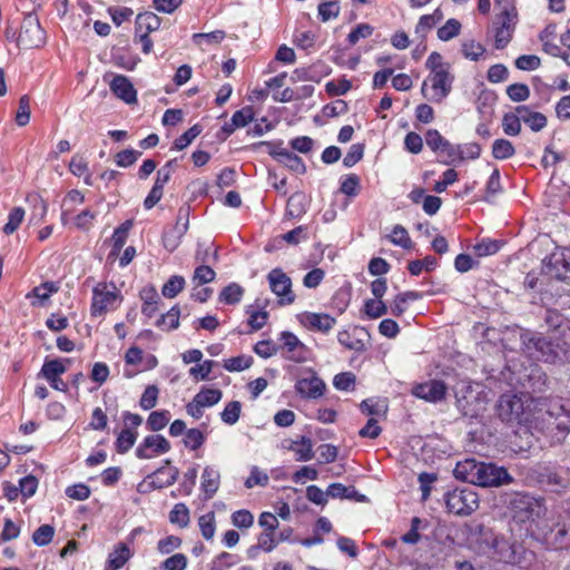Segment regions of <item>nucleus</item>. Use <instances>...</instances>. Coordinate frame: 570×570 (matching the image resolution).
<instances>
[{"label": "nucleus", "instance_id": "64", "mask_svg": "<svg viewBox=\"0 0 570 570\" xmlns=\"http://www.w3.org/2000/svg\"><path fill=\"white\" fill-rule=\"evenodd\" d=\"M507 95L513 101H524L530 96L529 87L524 83H512L507 88Z\"/></svg>", "mask_w": 570, "mask_h": 570}, {"label": "nucleus", "instance_id": "40", "mask_svg": "<svg viewBox=\"0 0 570 570\" xmlns=\"http://www.w3.org/2000/svg\"><path fill=\"white\" fill-rule=\"evenodd\" d=\"M436 258L433 256H426L424 259H416L409 263V272L413 276H417L422 273L423 269L430 272L436 267Z\"/></svg>", "mask_w": 570, "mask_h": 570}, {"label": "nucleus", "instance_id": "7", "mask_svg": "<svg viewBox=\"0 0 570 570\" xmlns=\"http://www.w3.org/2000/svg\"><path fill=\"white\" fill-rule=\"evenodd\" d=\"M46 43V32L35 13L24 16L17 37V45L23 49L39 48Z\"/></svg>", "mask_w": 570, "mask_h": 570}, {"label": "nucleus", "instance_id": "44", "mask_svg": "<svg viewBox=\"0 0 570 570\" xmlns=\"http://www.w3.org/2000/svg\"><path fill=\"white\" fill-rule=\"evenodd\" d=\"M24 218V210L23 208L21 207H14L10 213H9V216H8V222L7 224L3 226V233L6 235H11L13 234L18 228L19 226L21 225L22 220Z\"/></svg>", "mask_w": 570, "mask_h": 570}, {"label": "nucleus", "instance_id": "23", "mask_svg": "<svg viewBox=\"0 0 570 570\" xmlns=\"http://www.w3.org/2000/svg\"><path fill=\"white\" fill-rule=\"evenodd\" d=\"M557 38V24L549 23L539 35V39L542 42V49L550 56H560L561 47L556 43Z\"/></svg>", "mask_w": 570, "mask_h": 570}, {"label": "nucleus", "instance_id": "51", "mask_svg": "<svg viewBox=\"0 0 570 570\" xmlns=\"http://www.w3.org/2000/svg\"><path fill=\"white\" fill-rule=\"evenodd\" d=\"M159 395V389L156 385H148L140 400L139 405L142 410L147 411L156 406Z\"/></svg>", "mask_w": 570, "mask_h": 570}, {"label": "nucleus", "instance_id": "50", "mask_svg": "<svg viewBox=\"0 0 570 570\" xmlns=\"http://www.w3.org/2000/svg\"><path fill=\"white\" fill-rule=\"evenodd\" d=\"M441 19L440 10H435L432 14H424L420 18L416 27L415 33L424 36L429 30H431L436 22Z\"/></svg>", "mask_w": 570, "mask_h": 570}, {"label": "nucleus", "instance_id": "20", "mask_svg": "<svg viewBox=\"0 0 570 570\" xmlns=\"http://www.w3.org/2000/svg\"><path fill=\"white\" fill-rule=\"evenodd\" d=\"M301 322L304 326L313 331L327 333L334 327L336 321L328 314L322 313H305L301 317Z\"/></svg>", "mask_w": 570, "mask_h": 570}, {"label": "nucleus", "instance_id": "58", "mask_svg": "<svg viewBox=\"0 0 570 570\" xmlns=\"http://www.w3.org/2000/svg\"><path fill=\"white\" fill-rule=\"evenodd\" d=\"M502 128L505 135L517 136L521 131V121L515 114H505L502 119Z\"/></svg>", "mask_w": 570, "mask_h": 570}, {"label": "nucleus", "instance_id": "38", "mask_svg": "<svg viewBox=\"0 0 570 570\" xmlns=\"http://www.w3.org/2000/svg\"><path fill=\"white\" fill-rule=\"evenodd\" d=\"M390 242L404 249L412 247V240L409 236L407 230L402 225H395L390 235Z\"/></svg>", "mask_w": 570, "mask_h": 570}, {"label": "nucleus", "instance_id": "57", "mask_svg": "<svg viewBox=\"0 0 570 570\" xmlns=\"http://www.w3.org/2000/svg\"><path fill=\"white\" fill-rule=\"evenodd\" d=\"M216 273L212 267L207 265H200L194 272L193 282L196 283L197 286H200L213 282Z\"/></svg>", "mask_w": 570, "mask_h": 570}, {"label": "nucleus", "instance_id": "16", "mask_svg": "<svg viewBox=\"0 0 570 570\" xmlns=\"http://www.w3.org/2000/svg\"><path fill=\"white\" fill-rule=\"evenodd\" d=\"M524 411V404L517 394H503L498 403V415L504 422L520 421Z\"/></svg>", "mask_w": 570, "mask_h": 570}, {"label": "nucleus", "instance_id": "17", "mask_svg": "<svg viewBox=\"0 0 570 570\" xmlns=\"http://www.w3.org/2000/svg\"><path fill=\"white\" fill-rule=\"evenodd\" d=\"M446 385L440 380L417 383L412 387V394L430 403H438L445 397Z\"/></svg>", "mask_w": 570, "mask_h": 570}, {"label": "nucleus", "instance_id": "48", "mask_svg": "<svg viewBox=\"0 0 570 570\" xmlns=\"http://www.w3.org/2000/svg\"><path fill=\"white\" fill-rule=\"evenodd\" d=\"M356 376L352 372H342L334 376L333 385L338 391H352L355 387Z\"/></svg>", "mask_w": 570, "mask_h": 570}, {"label": "nucleus", "instance_id": "42", "mask_svg": "<svg viewBox=\"0 0 570 570\" xmlns=\"http://www.w3.org/2000/svg\"><path fill=\"white\" fill-rule=\"evenodd\" d=\"M269 476L268 474L261 470L258 466L253 465L250 468L249 476L245 481V487L247 489H252L254 487H266L268 484Z\"/></svg>", "mask_w": 570, "mask_h": 570}, {"label": "nucleus", "instance_id": "41", "mask_svg": "<svg viewBox=\"0 0 570 570\" xmlns=\"http://www.w3.org/2000/svg\"><path fill=\"white\" fill-rule=\"evenodd\" d=\"M364 312L370 318H379L387 313V307L382 299L370 298L364 303Z\"/></svg>", "mask_w": 570, "mask_h": 570}, {"label": "nucleus", "instance_id": "6", "mask_svg": "<svg viewBox=\"0 0 570 570\" xmlns=\"http://www.w3.org/2000/svg\"><path fill=\"white\" fill-rule=\"evenodd\" d=\"M448 511L456 515H470L479 508V497L472 489H454L446 493Z\"/></svg>", "mask_w": 570, "mask_h": 570}, {"label": "nucleus", "instance_id": "2", "mask_svg": "<svg viewBox=\"0 0 570 570\" xmlns=\"http://www.w3.org/2000/svg\"><path fill=\"white\" fill-rule=\"evenodd\" d=\"M524 350L539 361L554 363L564 352L566 343L554 341L542 333H525L521 336Z\"/></svg>", "mask_w": 570, "mask_h": 570}, {"label": "nucleus", "instance_id": "43", "mask_svg": "<svg viewBox=\"0 0 570 570\" xmlns=\"http://www.w3.org/2000/svg\"><path fill=\"white\" fill-rule=\"evenodd\" d=\"M138 433L136 431L124 429L117 438L116 446L119 453H126L136 442Z\"/></svg>", "mask_w": 570, "mask_h": 570}, {"label": "nucleus", "instance_id": "37", "mask_svg": "<svg viewBox=\"0 0 570 570\" xmlns=\"http://www.w3.org/2000/svg\"><path fill=\"white\" fill-rule=\"evenodd\" d=\"M253 364V357L248 355H238L224 361V368L229 372H240L249 368Z\"/></svg>", "mask_w": 570, "mask_h": 570}, {"label": "nucleus", "instance_id": "59", "mask_svg": "<svg viewBox=\"0 0 570 570\" xmlns=\"http://www.w3.org/2000/svg\"><path fill=\"white\" fill-rule=\"evenodd\" d=\"M340 13L338 2L335 0L324 1L318 6V14L322 21L326 22L333 18H336Z\"/></svg>", "mask_w": 570, "mask_h": 570}, {"label": "nucleus", "instance_id": "8", "mask_svg": "<svg viewBox=\"0 0 570 570\" xmlns=\"http://www.w3.org/2000/svg\"><path fill=\"white\" fill-rule=\"evenodd\" d=\"M120 292L114 283H99L92 289L91 315L101 316L120 302Z\"/></svg>", "mask_w": 570, "mask_h": 570}, {"label": "nucleus", "instance_id": "1", "mask_svg": "<svg viewBox=\"0 0 570 570\" xmlns=\"http://www.w3.org/2000/svg\"><path fill=\"white\" fill-rule=\"evenodd\" d=\"M533 535L552 549L568 548L570 546V518L568 515H551L537 524Z\"/></svg>", "mask_w": 570, "mask_h": 570}, {"label": "nucleus", "instance_id": "24", "mask_svg": "<svg viewBox=\"0 0 570 570\" xmlns=\"http://www.w3.org/2000/svg\"><path fill=\"white\" fill-rule=\"evenodd\" d=\"M479 464L480 462L474 459H466L458 462L453 471L454 476L464 482L474 484Z\"/></svg>", "mask_w": 570, "mask_h": 570}, {"label": "nucleus", "instance_id": "33", "mask_svg": "<svg viewBox=\"0 0 570 570\" xmlns=\"http://www.w3.org/2000/svg\"><path fill=\"white\" fill-rule=\"evenodd\" d=\"M222 395L223 393L218 389H203L194 396V399L197 400L199 405L208 407L217 404L220 401Z\"/></svg>", "mask_w": 570, "mask_h": 570}, {"label": "nucleus", "instance_id": "49", "mask_svg": "<svg viewBox=\"0 0 570 570\" xmlns=\"http://www.w3.org/2000/svg\"><path fill=\"white\" fill-rule=\"evenodd\" d=\"M206 440V435L198 429H189L185 433L184 444L189 450H198Z\"/></svg>", "mask_w": 570, "mask_h": 570}, {"label": "nucleus", "instance_id": "15", "mask_svg": "<svg viewBox=\"0 0 570 570\" xmlns=\"http://www.w3.org/2000/svg\"><path fill=\"white\" fill-rule=\"evenodd\" d=\"M170 443L160 434L147 435L136 449V456L141 460L155 458L170 451Z\"/></svg>", "mask_w": 570, "mask_h": 570}, {"label": "nucleus", "instance_id": "55", "mask_svg": "<svg viewBox=\"0 0 570 570\" xmlns=\"http://www.w3.org/2000/svg\"><path fill=\"white\" fill-rule=\"evenodd\" d=\"M254 117L255 114L253 107L246 106L235 111L230 120L234 122L235 127L243 128L247 126L250 121H253Z\"/></svg>", "mask_w": 570, "mask_h": 570}, {"label": "nucleus", "instance_id": "19", "mask_svg": "<svg viewBox=\"0 0 570 570\" xmlns=\"http://www.w3.org/2000/svg\"><path fill=\"white\" fill-rule=\"evenodd\" d=\"M220 485V472L214 465H206L200 476V489L205 499H212Z\"/></svg>", "mask_w": 570, "mask_h": 570}, {"label": "nucleus", "instance_id": "29", "mask_svg": "<svg viewBox=\"0 0 570 570\" xmlns=\"http://www.w3.org/2000/svg\"><path fill=\"white\" fill-rule=\"evenodd\" d=\"M67 371L61 360H46L39 375L46 380L58 377Z\"/></svg>", "mask_w": 570, "mask_h": 570}, {"label": "nucleus", "instance_id": "56", "mask_svg": "<svg viewBox=\"0 0 570 570\" xmlns=\"http://www.w3.org/2000/svg\"><path fill=\"white\" fill-rule=\"evenodd\" d=\"M254 352L263 358L272 357L279 353V343L275 344L271 340L259 341L255 344Z\"/></svg>", "mask_w": 570, "mask_h": 570}, {"label": "nucleus", "instance_id": "31", "mask_svg": "<svg viewBox=\"0 0 570 570\" xmlns=\"http://www.w3.org/2000/svg\"><path fill=\"white\" fill-rule=\"evenodd\" d=\"M515 154V149L511 141L500 138L493 141L492 156L495 159L504 160L511 158Z\"/></svg>", "mask_w": 570, "mask_h": 570}, {"label": "nucleus", "instance_id": "36", "mask_svg": "<svg viewBox=\"0 0 570 570\" xmlns=\"http://www.w3.org/2000/svg\"><path fill=\"white\" fill-rule=\"evenodd\" d=\"M170 414L168 411H154L147 419V426L153 432L160 431L168 424Z\"/></svg>", "mask_w": 570, "mask_h": 570}, {"label": "nucleus", "instance_id": "18", "mask_svg": "<svg viewBox=\"0 0 570 570\" xmlns=\"http://www.w3.org/2000/svg\"><path fill=\"white\" fill-rule=\"evenodd\" d=\"M179 475V470L175 466H161L151 474L147 475L146 481L153 489H164L173 485Z\"/></svg>", "mask_w": 570, "mask_h": 570}, {"label": "nucleus", "instance_id": "63", "mask_svg": "<svg viewBox=\"0 0 570 570\" xmlns=\"http://www.w3.org/2000/svg\"><path fill=\"white\" fill-rule=\"evenodd\" d=\"M180 311L177 306L171 307L166 314L161 315L157 322L158 326H166L167 330H175L179 325Z\"/></svg>", "mask_w": 570, "mask_h": 570}, {"label": "nucleus", "instance_id": "28", "mask_svg": "<svg viewBox=\"0 0 570 570\" xmlns=\"http://www.w3.org/2000/svg\"><path fill=\"white\" fill-rule=\"evenodd\" d=\"M356 332L357 330H354L353 332L340 331L337 334V340L340 344H342L347 350L363 352L366 348L365 343L362 338L356 336Z\"/></svg>", "mask_w": 570, "mask_h": 570}, {"label": "nucleus", "instance_id": "52", "mask_svg": "<svg viewBox=\"0 0 570 570\" xmlns=\"http://www.w3.org/2000/svg\"><path fill=\"white\" fill-rule=\"evenodd\" d=\"M198 524L202 531V535L206 540H212L215 535L216 530L214 512L203 514L198 520Z\"/></svg>", "mask_w": 570, "mask_h": 570}, {"label": "nucleus", "instance_id": "27", "mask_svg": "<svg viewBox=\"0 0 570 570\" xmlns=\"http://www.w3.org/2000/svg\"><path fill=\"white\" fill-rule=\"evenodd\" d=\"M289 450L296 455L297 461H309L314 456L313 442L307 436H301L297 440H293Z\"/></svg>", "mask_w": 570, "mask_h": 570}, {"label": "nucleus", "instance_id": "9", "mask_svg": "<svg viewBox=\"0 0 570 570\" xmlns=\"http://www.w3.org/2000/svg\"><path fill=\"white\" fill-rule=\"evenodd\" d=\"M279 353L288 361L305 363L311 360L312 351L294 333L284 331L279 334Z\"/></svg>", "mask_w": 570, "mask_h": 570}, {"label": "nucleus", "instance_id": "22", "mask_svg": "<svg viewBox=\"0 0 570 570\" xmlns=\"http://www.w3.org/2000/svg\"><path fill=\"white\" fill-rule=\"evenodd\" d=\"M454 395L458 406L465 413L470 410L473 400L476 397L473 394V386L468 381H460L454 386Z\"/></svg>", "mask_w": 570, "mask_h": 570}, {"label": "nucleus", "instance_id": "12", "mask_svg": "<svg viewBox=\"0 0 570 570\" xmlns=\"http://www.w3.org/2000/svg\"><path fill=\"white\" fill-rule=\"evenodd\" d=\"M267 281L271 291L279 298L281 305L294 303L295 294L292 291V281L281 268H273L267 274Z\"/></svg>", "mask_w": 570, "mask_h": 570}, {"label": "nucleus", "instance_id": "5", "mask_svg": "<svg viewBox=\"0 0 570 570\" xmlns=\"http://www.w3.org/2000/svg\"><path fill=\"white\" fill-rule=\"evenodd\" d=\"M517 24V11L514 7L504 6L503 9L495 14L492 27L494 30V41L497 49H503L512 39Z\"/></svg>", "mask_w": 570, "mask_h": 570}, {"label": "nucleus", "instance_id": "13", "mask_svg": "<svg viewBox=\"0 0 570 570\" xmlns=\"http://www.w3.org/2000/svg\"><path fill=\"white\" fill-rule=\"evenodd\" d=\"M547 335L554 341H561L570 347V320L557 309H547L544 315Z\"/></svg>", "mask_w": 570, "mask_h": 570}, {"label": "nucleus", "instance_id": "45", "mask_svg": "<svg viewBox=\"0 0 570 570\" xmlns=\"http://www.w3.org/2000/svg\"><path fill=\"white\" fill-rule=\"evenodd\" d=\"M438 155L444 158L442 160L444 164L462 160L461 145H452L449 140H446Z\"/></svg>", "mask_w": 570, "mask_h": 570}, {"label": "nucleus", "instance_id": "10", "mask_svg": "<svg viewBox=\"0 0 570 570\" xmlns=\"http://www.w3.org/2000/svg\"><path fill=\"white\" fill-rule=\"evenodd\" d=\"M255 146H265L272 156L279 164L287 167L295 174L303 175L306 171V166L301 157L283 147V142L278 141H259Z\"/></svg>", "mask_w": 570, "mask_h": 570}, {"label": "nucleus", "instance_id": "47", "mask_svg": "<svg viewBox=\"0 0 570 570\" xmlns=\"http://www.w3.org/2000/svg\"><path fill=\"white\" fill-rule=\"evenodd\" d=\"M169 520L171 523H176L179 527H187L189 523V510L184 503H177L174 505L169 513Z\"/></svg>", "mask_w": 570, "mask_h": 570}, {"label": "nucleus", "instance_id": "25", "mask_svg": "<svg viewBox=\"0 0 570 570\" xmlns=\"http://www.w3.org/2000/svg\"><path fill=\"white\" fill-rule=\"evenodd\" d=\"M132 556L130 548L126 543H118L109 554L106 570H117L121 568Z\"/></svg>", "mask_w": 570, "mask_h": 570}, {"label": "nucleus", "instance_id": "62", "mask_svg": "<svg viewBox=\"0 0 570 570\" xmlns=\"http://www.w3.org/2000/svg\"><path fill=\"white\" fill-rule=\"evenodd\" d=\"M426 69H429L430 72H443V71H450V65L443 61V57L436 52L433 51L425 62Z\"/></svg>", "mask_w": 570, "mask_h": 570}, {"label": "nucleus", "instance_id": "21", "mask_svg": "<svg viewBox=\"0 0 570 570\" xmlns=\"http://www.w3.org/2000/svg\"><path fill=\"white\" fill-rule=\"evenodd\" d=\"M110 90L121 100L127 104L135 102L137 100V92L130 82V80L122 75H117L110 82Z\"/></svg>", "mask_w": 570, "mask_h": 570}, {"label": "nucleus", "instance_id": "46", "mask_svg": "<svg viewBox=\"0 0 570 570\" xmlns=\"http://www.w3.org/2000/svg\"><path fill=\"white\" fill-rule=\"evenodd\" d=\"M55 529L50 524L39 527L32 534V541L38 547H45L52 541Z\"/></svg>", "mask_w": 570, "mask_h": 570}, {"label": "nucleus", "instance_id": "3", "mask_svg": "<svg viewBox=\"0 0 570 570\" xmlns=\"http://www.w3.org/2000/svg\"><path fill=\"white\" fill-rule=\"evenodd\" d=\"M513 519L519 523H528L527 530L534 534L537 524L543 522L546 507L542 501L529 495L518 493L511 501Z\"/></svg>", "mask_w": 570, "mask_h": 570}, {"label": "nucleus", "instance_id": "53", "mask_svg": "<svg viewBox=\"0 0 570 570\" xmlns=\"http://www.w3.org/2000/svg\"><path fill=\"white\" fill-rule=\"evenodd\" d=\"M202 132V128L198 125L190 127L183 135L177 137L174 141V148L177 150H183L187 146H189L193 140Z\"/></svg>", "mask_w": 570, "mask_h": 570}, {"label": "nucleus", "instance_id": "14", "mask_svg": "<svg viewBox=\"0 0 570 570\" xmlns=\"http://www.w3.org/2000/svg\"><path fill=\"white\" fill-rule=\"evenodd\" d=\"M307 376L297 380L295 391L304 399L315 400L324 395L326 390L325 382L317 375L313 368L304 370Z\"/></svg>", "mask_w": 570, "mask_h": 570}, {"label": "nucleus", "instance_id": "11", "mask_svg": "<svg viewBox=\"0 0 570 570\" xmlns=\"http://www.w3.org/2000/svg\"><path fill=\"white\" fill-rule=\"evenodd\" d=\"M511 481L512 478L504 468L497 466L493 463L480 462L474 484L487 488L508 484Z\"/></svg>", "mask_w": 570, "mask_h": 570}, {"label": "nucleus", "instance_id": "35", "mask_svg": "<svg viewBox=\"0 0 570 570\" xmlns=\"http://www.w3.org/2000/svg\"><path fill=\"white\" fill-rule=\"evenodd\" d=\"M185 287V278L179 275L171 276L163 286L161 294L167 298L176 297Z\"/></svg>", "mask_w": 570, "mask_h": 570}, {"label": "nucleus", "instance_id": "26", "mask_svg": "<svg viewBox=\"0 0 570 570\" xmlns=\"http://www.w3.org/2000/svg\"><path fill=\"white\" fill-rule=\"evenodd\" d=\"M160 23V18L151 11L139 13L136 18V33L149 35L150 32L158 30Z\"/></svg>", "mask_w": 570, "mask_h": 570}, {"label": "nucleus", "instance_id": "54", "mask_svg": "<svg viewBox=\"0 0 570 570\" xmlns=\"http://www.w3.org/2000/svg\"><path fill=\"white\" fill-rule=\"evenodd\" d=\"M461 23L456 19H449L444 26L438 30V37L442 41H449L460 32Z\"/></svg>", "mask_w": 570, "mask_h": 570}, {"label": "nucleus", "instance_id": "39", "mask_svg": "<svg viewBox=\"0 0 570 570\" xmlns=\"http://www.w3.org/2000/svg\"><path fill=\"white\" fill-rule=\"evenodd\" d=\"M242 412V404L238 401H232L226 404L220 413L222 421L228 425H234L239 420Z\"/></svg>", "mask_w": 570, "mask_h": 570}, {"label": "nucleus", "instance_id": "32", "mask_svg": "<svg viewBox=\"0 0 570 570\" xmlns=\"http://www.w3.org/2000/svg\"><path fill=\"white\" fill-rule=\"evenodd\" d=\"M244 288L237 283H230L219 294V301L225 304H237L240 302Z\"/></svg>", "mask_w": 570, "mask_h": 570}, {"label": "nucleus", "instance_id": "60", "mask_svg": "<svg viewBox=\"0 0 570 570\" xmlns=\"http://www.w3.org/2000/svg\"><path fill=\"white\" fill-rule=\"evenodd\" d=\"M563 412L564 407L562 405L553 406L548 411V415L554 419L552 424H554L558 430L570 431V420H566L567 415H564Z\"/></svg>", "mask_w": 570, "mask_h": 570}, {"label": "nucleus", "instance_id": "34", "mask_svg": "<svg viewBox=\"0 0 570 570\" xmlns=\"http://www.w3.org/2000/svg\"><path fill=\"white\" fill-rule=\"evenodd\" d=\"M417 298H420V294L416 292H405L397 294L391 305L392 314L395 316H401L406 309L407 301H415Z\"/></svg>", "mask_w": 570, "mask_h": 570}, {"label": "nucleus", "instance_id": "61", "mask_svg": "<svg viewBox=\"0 0 570 570\" xmlns=\"http://www.w3.org/2000/svg\"><path fill=\"white\" fill-rule=\"evenodd\" d=\"M484 51V47L474 40L465 41L462 45L463 56L472 61L479 60V58L483 56Z\"/></svg>", "mask_w": 570, "mask_h": 570}, {"label": "nucleus", "instance_id": "30", "mask_svg": "<svg viewBox=\"0 0 570 570\" xmlns=\"http://www.w3.org/2000/svg\"><path fill=\"white\" fill-rule=\"evenodd\" d=\"M278 544L275 532L263 531L257 538V544L250 547L247 552L263 550L265 552L273 551Z\"/></svg>", "mask_w": 570, "mask_h": 570}, {"label": "nucleus", "instance_id": "4", "mask_svg": "<svg viewBox=\"0 0 570 570\" xmlns=\"http://www.w3.org/2000/svg\"><path fill=\"white\" fill-rule=\"evenodd\" d=\"M453 80L451 71L430 72L422 83L421 94L426 100L441 104L450 95Z\"/></svg>", "mask_w": 570, "mask_h": 570}]
</instances>
